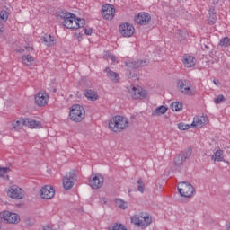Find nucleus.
Masks as SVG:
<instances>
[{"instance_id": "obj_10", "label": "nucleus", "mask_w": 230, "mask_h": 230, "mask_svg": "<svg viewBox=\"0 0 230 230\" xmlns=\"http://www.w3.org/2000/svg\"><path fill=\"white\" fill-rule=\"evenodd\" d=\"M115 13L116 9H114L112 4H106L102 6V15L103 19H106L107 21H112V19H114Z\"/></svg>"}, {"instance_id": "obj_35", "label": "nucleus", "mask_w": 230, "mask_h": 230, "mask_svg": "<svg viewBox=\"0 0 230 230\" xmlns=\"http://www.w3.org/2000/svg\"><path fill=\"white\" fill-rule=\"evenodd\" d=\"M82 29V32H84L85 35H93V33H94V31L93 30V28H81Z\"/></svg>"}, {"instance_id": "obj_38", "label": "nucleus", "mask_w": 230, "mask_h": 230, "mask_svg": "<svg viewBox=\"0 0 230 230\" xmlns=\"http://www.w3.org/2000/svg\"><path fill=\"white\" fill-rule=\"evenodd\" d=\"M178 128H179L180 130H189L190 125L184 124V123H180V124L178 125Z\"/></svg>"}, {"instance_id": "obj_29", "label": "nucleus", "mask_w": 230, "mask_h": 230, "mask_svg": "<svg viewBox=\"0 0 230 230\" xmlns=\"http://www.w3.org/2000/svg\"><path fill=\"white\" fill-rule=\"evenodd\" d=\"M44 42H46L47 46H55V39L51 35H46Z\"/></svg>"}, {"instance_id": "obj_39", "label": "nucleus", "mask_w": 230, "mask_h": 230, "mask_svg": "<svg viewBox=\"0 0 230 230\" xmlns=\"http://www.w3.org/2000/svg\"><path fill=\"white\" fill-rule=\"evenodd\" d=\"M108 60H111V64H114V62H116V56L110 54L108 56Z\"/></svg>"}, {"instance_id": "obj_36", "label": "nucleus", "mask_w": 230, "mask_h": 230, "mask_svg": "<svg viewBox=\"0 0 230 230\" xmlns=\"http://www.w3.org/2000/svg\"><path fill=\"white\" fill-rule=\"evenodd\" d=\"M0 18L2 21H7L8 20V12L3 10L0 12Z\"/></svg>"}, {"instance_id": "obj_24", "label": "nucleus", "mask_w": 230, "mask_h": 230, "mask_svg": "<svg viewBox=\"0 0 230 230\" xmlns=\"http://www.w3.org/2000/svg\"><path fill=\"white\" fill-rule=\"evenodd\" d=\"M104 71L107 73V76L110 80H112V82H119V75H118V73L110 70L109 68H106Z\"/></svg>"}, {"instance_id": "obj_14", "label": "nucleus", "mask_w": 230, "mask_h": 230, "mask_svg": "<svg viewBox=\"0 0 230 230\" xmlns=\"http://www.w3.org/2000/svg\"><path fill=\"white\" fill-rule=\"evenodd\" d=\"M40 197L46 200H51L55 197V189L49 185H46L40 190Z\"/></svg>"}, {"instance_id": "obj_1", "label": "nucleus", "mask_w": 230, "mask_h": 230, "mask_svg": "<svg viewBox=\"0 0 230 230\" xmlns=\"http://www.w3.org/2000/svg\"><path fill=\"white\" fill-rule=\"evenodd\" d=\"M128 119L118 115L111 119L108 127L111 132L118 134L119 132H123L126 128H128Z\"/></svg>"}, {"instance_id": "obj_28", "label": "nucleus", "mask_w": 230, "mask_h": 230, "mask_svg": "<svg viewBox=\"0 0 230 230\" xmlns=\"http://www.w3.org/2000/svg\"><path fill=\"white\" fill-rule=\"evenodd\" d=\"M115 204L119 208V209H127V208H128V203H127V201H123L121 199H116Z\"/></svg>"}, {"instance_id": "obj_5", "label": "nucleus", "mask_w": 230, "mask_h": 230, "mask_svg": "<svg viewBox=\"0 0 230 230\" xmlns=\"http://www.w3.org/2000/svg\"><path fill=\"white\" fill-rule=\"evenodd\" d=\"M131 222L135 224V226L146 229V227H148V226L152 224V217L148 215H136L131 217Z\"/></svg>"}, {"instance_id": "obj_19", "label": "nucleus", "mask_w": 230, "mask_h": 230, "mask_svg": "<svg viewBox=\"0 0 230 230\" xmlns=\"http://www.w3.org/2000/svg\"><path fill=\"white\" fill-rule=\"evenodd\" d=\"M148 61L146 60H140L137 62L128 60L126 61L127 67H132L133 69H137V67H145L147 66Z\"/></svg>"}, {"instance_id": "obj_23", "label": "nucleus", "mask_w": 230, "mask_h": 230, "mask_svg": "<svg viewBox=\"0 0 230 230\" xmlns=\"http://www.w3.org/2000/svg\"><path fill=\"white\" fill-rule=\"evenodd\" d=\"M24 121H25L24 119H14L12 122V129L16 130V131L21 130V128H22V127H24Z\"/></svg>"}, {"instance_id": "obj_21", "label": "nucleus", "mask_w": 230, "mask_h": 230, "mask_svg": "<svg viewBox=\"0 0 230 230\" xmlns=\"http://www.w3.org/2000/svg\"><path fill=\"white\" fill-rule=\"evenodd\" d=\"M84 96L89 100L90 102H96L98 98H100V95H98V93L92 89H86L84 92Z\"/></svg>"}, {"instance_id": "obj_7", "label": "nucleus", "mask_w": 230, "mask_h": 230, "mask_svg": "<svg viewBox=\"0 0 230 230\" xmlns=\"http://www.w3.org/2000/svg\"><path fill=\"white\" fill-rule=\"evenodd\" d=\"M128 94L132 100H143L148 93L140 86H133L128 90Z\"/></svg>"}, {"instance_id": "obj_47", "label": "nucleus", "mask_w": 230, "mask_h": 230, "mask_svg": "<svg viewBox=\"0 0 230 230\" xmlns=\"http://www.w3.org/2000/svg\"><path fill=\"white\" fill-rule=\"evenodd\" d=\"M77 40H82V37L77 36Z\"/></svg>"}, {"instance_id": "obj_33", "label": "nucleus", "mask_w": 230, "mask_h": 230, "mask_svg": "<svg viewBox=\"0 0 230 230\" xmlns=\"http://www.w3.org/2000/svg\"><path fill=\"white\" fill-rule=\"evenodd\" d=\"M137 190L138 191H140V193H143V191H145V183L141 179L137 181Z\"/></svg>"}, {"instance_id": "obj_11", "label": "nucleus", "mask_w": 230, "mask_h": 230, "mask_svg": "<svg viewBox=\"0 0 230 230\" xmlns=\"http://www.w3.org/2000/svg\"><path fill=\"white\" fill-rule=\"evenodd\" d=\"M89 186L93 190H100L103 186V177L100 174H92L89 179Z\"/></svg>"}, {"instance_id": "obj_9", "label": "nucleus", "mask_w": 230, "mask_h": 230, "mask_svg": "<svg viewBox=\"0 0 230 230\" xmlns=\"http://www.w3.org/2000/svg\"><path fill=\"white\" fill-rule=\"evenodd\" d=\"M49 102V95L46 91L41 90L35 95V103L38 107H46Z\"/></svg>"}, {"instance_id": "obj_12", "label": "nucleus", "mask_w": 230, "mask_h": 230, "mask_svg": "<svg viewBox=\"0 0 230 230\" xmlns=\"http://www.w3.org/2000/svg\"><path fill=\"white\" fill-rule=\"evenodd\" d=\"M2 218L4 222H7V224H19V222H21V217L10 211L2 212Z\"/></svg>"}, {"instance_id": "obj_6", "label": "nucleus", "mask_w": 230, "mask_h": 230, "mask_svg": "<svg viewBox=\"0 0 230 230\" xmlns=\"http://www.w3.org/2000/svg\"><path fill=\"white\" fill-rule=\"evenodd\" d=\"M178 191L181 197L190 198L195 193V188L189 182H181L178 185Z\"/></svg>"}, {"instance_id": "obj_46", "label": "nucleus", "mask_w": 230, "mask_h": 230, "mask_svg": "<svg viewBox=\"0 0 230 230\" xmlns=\"http://www.w3.org/2000/svg\"><path fill=\"white\" fill-rule=\"evenodd\" d=\"M18 53H22L24 51V49H20V50H17Z\"/></svg>"}, {"instance_id": "obj_20", "label": "nucleus", "mask_w": 230, "mask_h": 230, "mask_svg": "<svg viewBox=\"0 0 230 230\" xmlns=\"http://www.w3.org/2000/svg\"><path fill=\"white\" fill-rule=\"evenodd\" d=\"M23 123L24 127H28L29 128H40L42 127L40 121H37L31 119H25Z\"/></svg>"}, {"instance_id": "obj_18", "label": "nucleus", "mask_w": 230, "mask_h": 230, "mask_svg": "<svg viewBox=\"0 0 230 230\" xmlns=\"http://www.w3.org/2000/svg\"><path fill=\"white\" fill-rule=\"evenodd\" d=\"M182 64L185 67H195V64H197V59L190 54H184L182 57Z\"/></svg>"}, {"instance_id": "obj_16", "label": "nucleus", "mask_w": 230, "mask_h": 230, "mask_svg": "<svg viewBox=\"0 0 230 230\" xmlns=\"http://www.w3.org/2000/svg\"><path fill=\"white\" fill-rule=\"evenodd\" d=\"M190 155H191V149L182 151L181 155L174 158V164L176 166H181V164H182Z\"/></svg>"}, {"instance_id": "obj_3", "label": "nucleus", "mask_w": 230, "mask_h": 230, "mask_svg": "<svg viewBox=\"0 0 230 230\" xmlns=\"http://www.w3.org/2000/svg\"><path fill=\"white\" fill-rule=\"evenodd\" d=\"M70 119L75 123H80L85 118V109L80 104H74L70 110Z\"/></svg>"}, {"instance_id": "obj_41", "label": "nucleus", "mask_w": 230, "mask_h": 230, "mask_svg": "<svg viewBox=\"0 0 230 230\" xmlns=\"http://www.w3.org/2000/svg\"><path fill=\"white\" fill-rule=\"evenodd\" d=\"M4 30V26L3 25V23L0 22V33H3Z\"/></svg>"}, {"instance_id": "obj_43", "label": "nucleus", "mask_w": 230, "mask_h": 230, "mask_svg": "<svg viewBox=\"0 0 230 230\" xmlns=\"http://www.w3.org/2000/svg\"><path fill=\"white\" fill-rule=\"evenodd\" d=\"M208 22L209 24L213 25L215 24V22H217V20L213 19V20H210Z\"/></svg>"}, {"instance_id": "obj_30", "label": "nucleus", "mask_w": 230, "mask_h": 230, "mask_svg": "<svg viewBox=\"0 0 230 230\" xmlns=\"http://www.w3.org/2000/svg\"><path fill=\"white\" fill-rule=\"evenodd\" d=\"M218 46H221L222 48H229V46H230L229 37H225V38L221 39Z\"/></svg>"}, {"instance_id": "obj_13", "label": "nucleus", "mask_w": 230, "mask_h": 230, "mask_svg": "<svg viewBox=\"0 0 230 230\" xmlns=\"http://www.w3.org/2000/svg\"><path fill=\"white\" fill-rule=\"evenodd\" d=\"M119 31L122 37H132L136 29L134 28V25L130 23H122L119 27Z\"/></svg>"}, {"instance_id": "obj_17", "label": "nucleus", "mask_w": 230, "mask_h": 230, "mask_svg": "<svg viewBox=\"0 0 230 230\" xmlns=\"http://www.w3.org/2000/svg\"><path fill=\"white\" fill-rule=\"evenodd\" d=\"M7 195L11 199H16L17 200H20L23 197L22 190L17 187H11L7 191Z\"/></svg>"}, {"instance_id": "obj_22", "label": "nucleus", "mask_w": 230, "mask_h": 230, "mask_svg": "<svg viewBox=\"0 0 230 230\" xmlns=\"http://www.w3.org/2000/svg\"><path fill=\"white\" fill-rule=\"evenodd\" d=\"M206 123V119L204 117H194L193 122L191 123V127H195V128H202V126Z\"/></svg>"}, {"instance_id": "obj_8", "label": "nucleus", "mask_w": 230, "mask_h": 230, "mask_svg": "<svg viewBox=\"0 0 230 230\" xmlns=\"http://www.w3.org/2000/svg\"><path fill=\"white\" fill-rule=\"evenodd\" d=\"M75 182H76V174L73 172L66 173L62 181L64 190H71Z\"/></svg>"}, {"instance_id": "obj_34", "label": "nucleus", "mask_w": 230, "mask_h": 230, "mask_svg": "<svg viewBox=\"0 0 230 230\" xmlns=\"http://www.w3.org/2000/svg\"><path fill=\"white\" fill-rule=\"evenodd\" d=\"M10 172L9 167H0V177H4Z\"/></svg>"}, {"instance_id": "obj_32", "label": "nucleus", "mask_w": 230, "mask_h": 230, "mask_svg": "<svg viewBox=\"0 0 230 230\" xmlns=\"http://www.w3.org/2000/svg\"><path fill=\"white\" fill-rule=\"evenodd\" d=\"M222 102H226V97L223 94L217 95V97L214 100V102L217 105L222 103Z\"/></svg>"}, {"instance_id": "obj_25", "label": "nucleus", "mask_w": 230, "mask_h": 230, "mask_svg": "<svg viewBox=\"0 0 230 230\" xmlns=\"http://www.w3.org/2000/svg\"><path fill=\"white\" fill-rule=\"evenodd\" d=\"M212 161H224V151L217 150L214 153V155L211 156Z\"/></svg>"}, {"instance_id": "obj_31", "label": "nucleus", "mask_w": 230, "mask_h": 230, "mask_svg": "<svg viewBox=\"0 0 230 230\" xmlns=\"http://www.w3.org/2000/svg\"><path fill=\"white\" fill-rule=\"evenodd\" d=\"M171 109L172 111H175L176 112H179L181 109H182V103L179 102H174L171 103Z\"/></svg>"}, {"instance_id": "obj_45", "label": "nucleus", "mask_w": 230, "mask_h": 230, "mask_svg": "<svg viewBox=\"0 0 230 230\" xmlns=\"http://www.w3.org/2000/svg\"><path fill=\"white\" fill-rule=\"evenodd\" d=\"M183 33H184L183 31H179V35H181V37H182V34H183Z\"/></svg>"}, {"instance_id": "obj_27", "label": "nucleus", "mask_w": 230, "mask_h": 230, "mask_svg": "<svg viewBox=\"0 0 230 230\" xmlns=\"http://www.w3.org/2000/svg\"><path fill=\"white\" fill-rule=\"evenodd\" d=\"M22 62L26 64V66H31L33 62H35V58L31 57V55L22 56Z\"/></svg>"}, {"instance_id": "obj_26", "label": "nucleus", "mask_w": 230, "mask_h": 230, "mask_svg": "<svg viewBox=\"0 0 230 230\" xmlns=\"http://www.w3.org/2000/svg\"><path fill=\"white\" fill-rule=\"evenodd\" d=\"M168 108L166 106H159L155 110L154 114L155 116H163V114H166Z\"/></svg>"}, {"instance_id": "obj_44", "label": "nucleus", "mask_w": 230, "mask_h": 230, "mask_svg": "<svg viewBox=\"0 0 230 230\" xmlns=\"http://www.w3.org/2000/svg\"><path fill=\"white\" fill-rule=\"evenodd\" d=\"M27 49H28V51H33V48H31V47H28Z\"/></svg>"}, {"instance_id": "obj_40", "label": "nucleus", "mask_w": 230, "mask_h": 230, "mask_svg": "<svg viewBox=\"0 0 230 230\" xmlns=\"http://www.w3.org/2000/svg\"><path fill=\"white\" fill-rule=\"evenodd\" d=\"M43 230H57V229L53 228V226H47L43 227Z\"/></svg>"}, {"instance_id": "obj_15", "label": "nucleus", "mask_w": 230, "mask_h": 230, "mask_svg": "<svg viewBox=\"0 0 230 230\" xmlns=\"http://www.w3.org/2000/svg\"><path fill=\"white\" fill-rule=\"evenodd\" d=\"M152 17L148 13H140L135 17V22L140 26H146L149 24Z\"/></svg>"}, {"instance_id": "obj_42", "label": "nucleus", "mask_w": 230, "mask_h": 230, "mask_svg": "<svg viewBox=\"0 0 230 230\" xmlns=\"http://www.w3.org/2000/svg\"><path fill=\"white\" fill-rule=\"evenodd\" d=\"M213 84H214L215 85H218V84H220V81H218L217 79H214V80H213Z\"/></svg>"}, {"instance_id": "obj_37", "label": "nucleus", "mask_w": 230, "mask_h": 230, "mask_svg": "<svg viewBox=\"0 0 230 230\" xmlns=\"http://www.w3.org/2000/svg\"><path fill=\"white\" fill-rule=\"evenodd\" d=\"M111 230H127L123 224H116Z\"/></svg>"}, {"instance_id": "obj_49", "label": "nucleus", "mask_w": 230, "mask_h": 230, "mask_svg": "<svg viewBox=\"0 0 230 230\" xmlns=\"http://www.w3.org/2000/svg\"><path fill=\"white\" fill-rule=\"evenodd\" d=\"M227 230H230V224H229V226H228V227H227Z\"/></svg>"}, {"instance_id": "obj_48", "label": "nucleus", "mask_w": 230, "mask_h": 230, "mask_svg": "<svg viewBox=\"0 0 230 230\" xmlns=\"http://www.w3.org/2000/svg\"><path fill=\"white\" fill-rule=\"evenodd\" d=\"M103 202H104V204H106V203H107V200H105V199H103Z\"/></svg>"}, {"instance_id": "obj_4", "label": "nucleus", "mask_w": 230, "mask_h": 230, "mask_svg": "<svg viewBox=\"0 0 230 230\" xmlns=\"http://www.w3.org/2000/svg\"><path fill=\"white\" fill-rule=\"evenodd\" d=\"M178 89L181 94L186 96H193L195 94V87H193L190 80L181 79L178 81Z\"/></svg>"}, {"instance_id": "obj_2", "label": "nucleus", "mask_w": 230, "mask_h": 230, "mask_svg": "<svg viewBox=\"0 0 230 230\" xmlns=\"http://www.w3.org/2000/svg\"><path fill=\"white\" fill-rule=\"evenodd\" d=\"M63 25L68 30H80L85 26V20L82 18H76V15L66 13L64 17Z\"/></svg>"}]
</instances>
